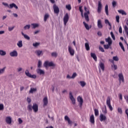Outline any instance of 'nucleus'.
Wrapping results in <instances>:
<instances>
[{
	"label": "nucleus",
	"instance_id": "nucleus-1",
	"mask_svg": "<svg viewBox=\"0 0 128 128\" xmlns=\"http://www.w3.org/2000/svg\"><path fill=\"white\" fill-rule=\"evenodd\" d=\"M84 10L86 12H84V16L86 22H90V18H88V14H90V10L86 6L84 7Z\"/></svg>",
	"mask_w": 128,
	"mask_h": 128
},
{
	"label": "nucleus",
	"instance_id": "nucleus-2",
	"mask_svg": "<svg viewBox=\"0 0 128 128\" xmlns=\"http://www.w3.org/2000/svg\"><path fill=\"white\" fill-rule=\"evenodd\" d=\"M25 74L26 76H28V78H36V75L33 74L32 75L30 73V72L28 70H26L25 71Z\"/></svg>",
	"mask_w": 128,
	"mask_h": 128
},
{
	"label": "nucleus",
	"instance_id": "nucleus-3",
	"mask_svg": "<svg viewBox=\"0 0 128 128\" xmlns=\"http://www.w3.org/2000/svg\"><path fill=\"white\" fill-rule=\"evenodd\" d=\"M44 66L45 68H48V66H56V64L52 62H48V61H46L44 64Z\"/></svg>",
	"mask_w": 128,
	"mask_h": 128
},
{
	"label": "nucleus",
	"instance_id": "nucleus-4",
	"mask_svg": "<svg viewBox=\"0 0 128 128\" xmlns=\"http://www.w3.org/2000/svg\"><path fill=\"white\" fill-rule=\"evenodd\" d=\"M68 20H70V16H68V14L66 13L63 18L64 26H66V24H68Z\"/></svg>",
	"mask_w": 128,
	"mask_h": 128
},
{
	"label": "nucleus",
	"instance_id": "nucleus-5",
	"mask_svg": "<svg viewBox=\"0 0 128 128\" xmlns=\"http://www.w3.org/2000/svg\"><path fill=\"white\" fill-rule=\"evenodd\" d=\"M106 104L108 106V108H110L111 112H112V106L110 104V97L108 96L106 99Z\"/></svg>",
	"mask_w": 128,
	"mask_h": 128
},
{
	"label": "nucleus",
	"instance_id": "nucleus-6",
	"mask_svg": "<svg viewBox=\"0 0 128 128\" xmlns=\"http://www.w3.org/2000/svg\"><path fill=\"white\" fill-rule=\"evenodd\" d=\"M78 102H79V106L80 108H82V104H84V100L82 99V98L80 97V96H78L77 98Z\"/></svg>",
	"mask_w": 128,
	"mask_h": 128
},
{
	"label": "nucleus",
	"instance_id": "nucleus-7",
	"mask_svg": "<svg viewBox=\"0 0 128 128\" xmlns=\"http://www.w3.org/2000/svg\"><path fill=\"white\" fill-rule=\"evenodd\" d=\"M68 50L70 56H74V50L70 46H68Z\"/></svg>",
	"mask_w": 128,
	"mask_h": 128
},
{
	"label": "nucleus",
	"instance_id": "nucleus-8",
	"mask_svg": "<svg viewBox=\"0 0 128 128\" xmlns=\"http://www.w3.org/2000/svg\"><path fill=\"white\" fill-rule=\"evenodd\" d=\"M32 108L34 112H38V105L36 104H34L32 106Z\"/></svg>",
	"mask_w": 128,
	"mask_h": 128
},
{
	"label": "nucleus",
	"instance_id": "nucleus-9",
	"mask_svg": "<svg viewBox=\"0 0 128 128\" xmlns=\"http://www.w3.org/2000/svg\"><path fill=\"white\" fill-rule=\"evenodd\" d=\"M69 96L72 102V104H76V99H74V96H72V92H70Z\"/></svg>",
	"mask_w": 128,
	"mask_h": 128
},
{
	"label": "nucleus",
	"instance_id": "nucleus-10",
	"mask_svg": "<svg viewBox=\"0 0 128 128\" xmlns=\"http://www.w3.org/2000/svg\"><path fill=\"white\" fill-rule=\"evenodd\" d=\"M10 56L12 58H16L18 56V52L16 50H14L10 53Z\"/></svg>",
	"mask_w": 128,
	"mask_h": 128
},
{
	"label": "nucleus",
	"instance_id": "nucleus-11",
	"mask_svg": "<svg viewBox=\"0 0 128 128\" xmlns=\"http://www.w3.org/2000/svg\"><path fill=\"white\" fill-rule=\"evenodd\" d=\"M102 2L100 1H98V7L97 12L98 14H100L102 12Z\"/></svg>",
	"mask_w": 128,
	"mask_h": 128
},
{
	"label": "nucleus",
	"instance_id": "nucleus-12",
	"mask_svg": "<svg viewBox=\"0 0 128 128\" xmlns=\"http://www.w3.org/2000/svg\"><path fill=\"white\" fill-rule=\"evenodd\" d=\"M118 76L119 78L118 80L120 84V82H124V75L122 74V73L119 74Z\"/></svg>",
	"mask_w": 128,
	"mask_h": 128
},
{
	"label": "nucleus",
	"instance_id": "nucleus-13",
	"mask_svg": "<svg viewBox=\"0 0 128 128\" xmlns=\"http://www.w3.org/2000/svg\"><path fill=\"white\" fill-rule=\"evenodd\" d=\"M53 8L54 10V14H59L60 13V8H58V6H56V4H54Z\"/></svg>",
	"mask_w": 128,
	"mask_h": 128
},
{
	"label": "nucleus",
	"instance_id": "nucleus-14",
	"mask_svg": "<svg viewBox=\"0 0 128 128\" xmlns=\"http://www.w3.org/2000/svg\"><path fill=\"white\" fill-rule=\"evenodd\" d=\"M105 41L106 42H108V44H109V46H112V38L110 36L106 38L105 39Z\"/></svg>",
	"mask_w": 128,
	"mask_h": 128
},
{
	"label": "nucleus",
	"instance_id": "nucleus-15",
	"mask_svg": "<svg viewBox=\"0 0 128 128\" xmlns=\"http://www.w3.org/2000/svg\"><path fill=\"white\" fill-rule=\"evenodd\" d=\"M100 120L101 122H104V120H106V116L103 114H100Z\"/></svg>",
	"mask_w": 128,
	"mask_h": 128
},
{
	"label": "nucleus",
	"instance_id": "nucleus-16",
	"mask_svg": "<svg viewBox=\"0 0 128 128\" xmlns=\"http://www.w3.org/2000/svg\"><path fill=\"white\" fill-rule=\"evenodd\" d=\"M8 8H16V10H18V7L16 4L14 3L10 4Z\"/></svg>",
	"mask_w": 128,
	"mask_h": 128
},
{
	"label": "nucleus",
	"instance_id": "nucleus-17",
	"mask_svg": "<svg viewBox=\"0 0 128 128\" xmlns=\"http://www.w3.org/2000/svg\"><path fill=\"white\" fill-rule=\"evenodd\" d=\"M90 56L91 58H92L95 62H98V57H96V54L91 52Z\"/></svg>",
	"mask_w": 128,
	"mask_h": 128
},
{
	"label": "nucleus",
	"instance_id": "nucleus-18",
	"mask_svg": "<svg viewBox=\"0 0 128 128\" xmlns=\"http://www.w3.org/2000/svg\"><path fill=\"white\" fill-rule=\"evenodd\" d=\"M43 102L44 106H48V97H44L43 99Z\"/></svg>",
	"mask_w": 128,
	"mask_h": 128
},
{
	"label": "nucleus",
	"instance_id": "nucleus-19",
	"mask_svg": "<svg viewBox=\"0 0 128 128\" xmlns=\"http://www.w3.org/2000/svg\"><path fill=\"white\" fill-rule=\"evenodd\" d=\"M6 124H12V118L10 116L6 117Z\"/></svg>",
	"mask_w": 128,
	"mask_h": 128
},
{
	"label": "nucleus",
	"instance_id": "nucleus-20",
	"mask_svg": "<svg viewBox=\"0 0 128 128\" xmlns=\"http://www.w3.org/2000/svg\"><path fill=\"white\" fill-rule=\"evenodd\" d=\"M37 73H38V74H40V76L44 74V70L40 68L37 70Z\"/></svg>",
	"mask_w": 128,
	"mask_h": 128
},
{
	"label": "nucleus",
	"instance_id": "nucleus-21",
	"mask_svg": "<svg viewBox=\"0 0 128 128\" xmlns=\"http://www.w3.org/2000/svg\"><path fill=\"white\" fill-rule=\"evenodd\" d=\"M99 66L101 70H102V72L104 71V64L102 62H100Z\"/></svg>",
	"mask_w": 128,
	"mask_h": 128
},
{
	"label": "nucleus",
	"instance_id": "nucleus-22",
	"mask_svg": "<svg viewBox=\"0 0 128 128\" xmlns=\"http://www.w3.org/2000/svg\"><path fill=\"white\" fill-rule=\"evenodd\" d=\"M98 28H102V20H98Z\"/></svg>",
	"mask_w": 128,
	"mask_h": 128
},
{
	"label": "nucleus",
	"instance_id": "nucleus-23",
	"mask_svg": "<svg viewBox=\"0 0 128 128\" xmlns=\"http://www.w3.org/2000/svg\"><path fill=\"white\" fill-rule=\"evenodd\" d=\"M22 36H24V38L26 40H30V36L26 34H24V32H22Z\"/></svg>",
	"mask_w": 128,
	"mask_h": 128
},
{
	"label": "nucleus",
	"instance_id": "nucleus-24",
	"mask_svg": "<svg viewBox=\"0 0 128 128\" xmlns=\"http://www.w3.org/2000/svg\"><path fill=\"white\" fill-rule=\"evenodd\" d=\"M90 122L93 124H94V114H92L90 116Z\"/></svg>",
	"mask_w": 128,
	"mask_h": 128
},
{
	"label": "nucleus",
	"instance_id": "nucleus-25",
	"mask_svg": "<svg viewBox=\"0 0 128 128\" xmlns=\"http://www.w3.org/2000/svg\"><path fill=\"white\" fill-rule=\"evenodd\" d=\"M64 120H67V122H68V124H72V121H70V118H68V116H64Z\"/></svg>",
	"mask_w": 128,
	"mask_h": 128
},
{
	"label": "nucleus",
	"instance_id": "nucleus-26",
	"mask_svg": "<svg viewBox=\"0 0 128 128\" xmlns=\"http://www.w3.org/2000/svg\"><path fill=\"white\" fill-rule=\"evenodd\" d=\"M83 24H84L86 30H90V28L92 27H90V26H88V24L86 23V22H83Z\"/></svg>",
	"mask_w": 128,
	"mask_h": 128
},
{
	"label": "nucleus",
	"instance_id": "nucleus-27",
	"mask_svg": "<svg viewBox=\"0 0 128 128\" xmlns=\"http://www.w3.org/2000/svg\"><path fill=\"white\" fill-rule=\"evenodd\" d=\"M17 46L18 48H22V40H19L17 43Z\"/></svg>",
	"mask_w": 128,
	"mask_h": 128
},
{
	"label": "nucleus",
	"instance_id": "nucleus-28",
	"mask_svg": "<svg viewBox=\"0 0 128 128\" xmlns=\"http://www.w3.org/2000/svg\"><path fill=\"white\" fill-rule=\"evenodd\" d=\"M118 12H119V14H122V16H126V12L124 10H118Z\"/></svg>",
	"mask_w": 128,
	"mask_h": 128
},
{
	"label": "nucleus",
	"instance_id": "nucleus-29",
	"mask_svg": "<svg viewBox=\"0 0 128 128\" xmlns=\"http://www.w3.org/2000/svg\"><path fill=\"white\" fill-rule=\"evenodd\" d=\"M105 12L106 16H108V4L105 6Z\"/></svg>",
	"mask_w": 128,
	"mask_h": 128
},
{
	"label": "nucleus",
	"instance_id": "nucleus-30",
	"mask_svg": "<svg viewBox=\"0 0 128 128\" xmlns=\"http://www.w3.org/2000/svg\"><path fill=\"white\" fill-rule=\"evenodd\" d=\"M36 54L38 56H40L42 54V51L40 50H38L36 51Z\"/></svg>",
	"mask_w": 128,
	"mask_h": 128
},
{
	"label": "nucleus",
	"instance_id": "nucleus-31",
	"mask_svg": "<svg viewBox=\"0 0 128 128\" xmlns=\"http://www.w3.org/2000/svg\"><path fill=\"white\" fill-rule=\"evenodd\" d=\"M112 45H110L109 44H104V48L105 50H108L109 48H112V47H110Z\"/></svg>",
	"mask_w": 128,
	"mask_h": 128
},
{
	"label": "nucleus",
	"instance_id": "nucleus-32",
	"mask_svg": "<svg viewBox=\"0 0 128 128\" xmlns=\"http://www.w3.org/2000/svg\"><path fill=\"white\" fill-rule=\"evenodd\" d=\"M48 18H50V14H45V15L44 16V22H46V20H48Z\"/></svg>",
	"mask_w": 128,
	"mask_h": 128
},
{
	"label": "nucleus",
	"instance_id": "nucleus-33",
	"mask_svg": "<svg viewBox=\"0 0 128 128\" xmlns=\"http://www.w3.org/2000/svg\"><path fill=\"white\" fill-rule=\"evenodd\" d=\"M80 86L82 88H84L86 84V82H84V81H80Z\"/></svg>",
	"mask_w": 128,
	"mask_h": 128
},
{
	"label": "nucleus",
	"instance_id": "nucleus-34",
	"mask_svg": "<svg viewBox=\"0 0 128 128\" xmlns=\"http://www.w3.org/2000/svg\"><path fill=\"white\" fill-rule=\"evenodd\" d=\"M34 92H36V88H31L29 92L30 94H34Z\"/></svg>",
	"mask_w": 128,
	"mask_h": 128
},
{
	"label": "nucleus",
	"instance_id": "nucleus-35",
	"mask_svg": "<svg viewBox=\"0 0 128 128\" xmlns=\"http://www.w3.org/2000/svg\"><path fill=\"white\" fill-rule=\"evenodd\" d=\"M102 112L103 114H108V110H106V106H104V108H103L102 109Z\"/></svg>",
	"mask_w": 128,
	"mask_h": 128
},
{
	"label": "nucleus",
	"instance_id": "nucleus-36",
	"mask_svg": "<svg viewBox=\"0 0 128 128\" xmlns=\"http://www.w3.org/2000/svg\"><path fill=\"white\" fill-rule=\"evenodd\" d=\"M119 46L121 48L123 52H126V50H124V45L122 44V42H119Z\"/></svg>",
	"mask_w": 128,
	"mask_h": 128
},
{
	"label": "nucleus",
	"instance_id": "nucleus-37",
	"mask_svg": "<svg viewBox=\"0 0 128 128\" xmlns=\"http://www.w3.org/2000/svg\"><path fill=\"white\" fill-rule=\"evenodd\" d=\"M27 108L29 112H32V106L30 104H28L27 106Z\"/></svg>",
	"mask_w": 128,
	"mask_h": 128
},
{
	"label": "nucleus",
	"instance_id": "nucleus-38",
	"mask_svg": "<svg viewBox=\"0 0 128 128\" xmlns=\"http://www.w3.org/2000/svg\"><path fill=\"white\" fill-rule=\"evenodd\" d=\"M6 52L3 50H0V56H6Z\"/></svg>",
	"mask_w": 128,
	"mask_h": 128
},
{
	"label": "nucleus",
	"instance_id": "nucleus-39",
	"mask_svg": "<svg viewBox=\"0 0 128 128\" xmlns=\"http://www.w3.org/2000/svg\"><path fill=\"white\" fill-rule=\"evenodd\" d=\"M85 48L86 50H90V44L86 42L85 44Z\"/></svg>",
	"mask_w": 128,
	"mask_h": 128
},
{
	"label": "nucleus",
	"instance_id": "nucleus-40",
	"mask_svg": "<svg viewBox=\"0 0 128 128\" xmlns=\"http://www.w3.org/2000/svg\"><path fill=\"white\" fill-rule=\"evenodd\" d=\"M94 115L96 116H98L99 114L98 110L95 108L94 110Z\"/></svg>",
	"mask_w": 128,
	"mask_h": 128
},
{
	"label": "nucleus",
	"instance_id": "nucleus-41",
	"mask_svg": "<svg viewBox=\"0 0 128 128\" xmlns=\"http://www.w3.org/2000/svg\"><path fill=\"white\" fill-rule=\"evenodd\" d=\"M105 24H108V26H110V28H112V24H110V21H108V19H106L105 20Z\"/></svg>",
	"mask_w": 128,
	"mask_h": 128
},
{
	"label": "nucleus",
	"instance_id": "nucleus-42",
	"mask_svg": "<svg viewBox=\"0 0 128 128\" xmlns=\"http://www.w3.org/2000/svg\"><path fill=\"white\" fill-rule=\"evenodd\" d=\"M51 56L54 58H56V56H58V53H56V52H52L51 54Z\"/></svg>",
	"mask_w": 128,
	"mask_h": 128
},
{
	"label": "nucleus",
	"instance_id": "nucleus-43",
	"mask_svg": "<svg viewBox=\"0 0 128 128\" xmlns=\"http://www.w3.org/2000/svg\"><path fill=\"white\" fill-rule=\"evenodd\" d=\"M66 8L68 10H72V6H70V4L68 5H66Z\"/></svg>",
	"mask_w": 128,
	"mask_h": 128
},
{
	"label": "nucleus",
	"instance_id": "nucleus-44",
	"mask_svg": "<svg viewBox=\"0 0 128 128\" xmlns=\"http://www.w3.org/2000/svg\"><path fill=\"white\" fill-rule=\"evenodd\" d=\"M16 28L14 26H12V27L8 26V32H12V30H14V29Z\"/></svg>",
	"mask_w": 128,
	"mask_h": 128
},
{
	"label": "nucleus",
	"instance_id": "nucleus-45",
	"mask_svg": "<svg viewBox=\"0 0 128 128\" xmlns=\"http://www.w3.org/2000/svg\"><path fill=\"white\" fill-rule=\"evenodd\" d=\"M32 26H33L32 27V28H36L38 27V24H32Z\"/></svg>",
	"mask_w": 128,
	"mask_h": 128
},
{
	"label": "nucleus",
	"instance_id": "nucleus-46",
	"mask_svg": "<svg viewBox=\"0 0 128 128\" xmlns=\"http://www.w3.org/2000/svg\"><path fill=\"white\" fill-rule=\"evenodd\" d=\"M24 30H30V25L28 24V25H26L24 26Z\"/></svg>",
	"mask_w": 128,
	"mask_h": 128
},
{
	"label": "nucleus",
	"instance_id": "nucleus-47",
	"mask_svg": "<svg viewBox=\"0 0 128 128\" xmlns=\"http://www.w3.org/2000/svg\"><path fill=\"white\" fill-rule=\"evenodd\" d=\"M116 4H117L116 2L113 0L112 2V6L113 8H116Z\"/></svg>",
	"mask_w": 128,
	"mask_h": 128
},
{
	"label": "nucleus",
	"instance_id": "nucleus-48",
	"mask_svg": "<svg viewBox=\"0 0 128 128\" xmlns=\"http://www.w3.org/2000/svg\"><path fill=\"white\" fill-rule=\"evenodd\" d=\"M110 34L112 38L114 40H116V36H114V32H110Z\"/></svg>",
	"mask_w": 128,
	"mask_h": 128
},
{
	"label": "nucleus",
	"instance_id": "nucleus-49",
	"mask_svg": "<svg viewBox=\"0 0 128 128\" xmlns=\"http://www.w3.org/2000/svg\"><path fill=\"white\" fill-rule=\"evenodd\" d=\"M6 70V67H4L3 68L0 69V74H2Z\"/></svg>",
	"mask_w": 128,
	"mask_h": 128
},
{
	"label": "nucleus",
	"instance_id": "nucleus-50",
	"mask_svg": "<svg viewBox=\"0 0 128 128\" xmlns=\"http://www.w3.org/2000/svg\"><path fill=\"white\" fill-rule=\"evenodd\" d=\"M42 61H40V60H39L38 62V68H42Z\"/></svg>",
	"mask_w": 128,
	"mask_h": 128
},
{
	"label": "nucleus",
	"instance_id": "nucleus-51",
	"mask_svg": "<svg viewBox=\"0 0 128 128\" xmlns=\"http://www.w3.org/2000/svg\"><path fill=\"white\" fill-rule=\"evenodd\" d=\"M40 46V43L38 42H36L33 44V46H34V48H37V46Z\"/></svg>",
	"mask_w": 128,
	"mask_h": 128
},
{
	"label": "nucleus",
	"instance_id": "nucleus-52",
	"mask_svg": "<svg viewBox=\"0 0 128 128\" xmlns=\"http://www.w3.org/2000/svg\"><path fill=\"white\" fill-rule=\"evenodd\" d=\"M118 112H119V114H122V108H118Z\"/></svg>",
	"mask_w": 128,
	"mask_h": 128
},
{
	"label": "nucleus",
	"instance_id": "nucleus-53",
	"mask_svg": "<svg viewBox=\"0 0 128 128\" xmlns=\"http://www.w3.org/2000/svg\"><path fill=\"white\" fill-rule=\"evenodd\" d=\"M112 58L114 60H115V62H118V56H114Z\"/></svg>",
	"mask_w": 128,
	"mask_h": 128
},
{
	"label": "nucleus",
	"instance_id": "nucleus-54",
	"mask_svg": "<svg viewBox=\"0 0 128 128\" xmlns=\"http://www.w3.org/2000/svg\"><path fill=\"white\" fill-rule=\"evenodd\" d=\"M78 76V74H76V72L73 73L72 78H74L76 76Z\"/></svg>",
	"mask_w": 128,
	"mask_h": 128
},
{
	"label": "nucleus",
	"instance_id": "nucleus-55",
	"mask_svg": "<svg viewBox=\"0 0 128 128\" xmlns=\"http://www.w3.org/2000/svg\"><path fill=\"white\" fill-rule=\"evenodd\" d=\"M99 50H100V52H104V48L102 46H99Z\"/></svg>",
	"mask_w": 128,
	"mask_h": 128
},
{
	"label": "nucleus",
	"instance_id": "nucleus-56",
	"mask_svg": "<svg viewBox=\"0 0 128 128\" xmlns=\"http://www.w3.org/2000/svg\"><path fill=\"white\" fill-rule=\"evenodd\" d=\"M116 21L118 22H120V16H116Z\"/></svg>",
	"mask_w": 128,
	"mask_h": 128
},
{
	"label": "nucleus",
	"instance_id": "nucleus-57",
	"mask_svg": "<svg viewBox=\"0 0 128 128\" xmlns=\"http://www.w3.org/2000/svg\"><path fill=\"white\" fill-rule=\"evenodd\" d=\"M79 10H80V12H81V13L83 12L84 10H82V6H80L79 7Z\"/></svg>",
	"mask_w": 128,
	"mask_h": 128
},
{
	"label": "nucleus",
	"instance_id": "nucleus-58",
	"mask_svg": "<svg viewBox=\"0 0 128 128\" xmlns=\"http://www.w3.org/2000/svg\"><path fill=\"white\" fill-rule=\"evenodd\" d=\"M26 100H27L28 104H30V102H32V100L28 97L27 98Z\"/></svg>",
	"mask_w": 128,
	"mask_h": 128
},
{
	"label": "nucleus",
	"instance_id": "nucleus-59",
	"mask_svg": "<svg viewBox=\"0 0 128 128\" xmlns=\"http://www.w3.org/2000/svg\"><path fill=\"white\" fill-rule=\"evenodd\" d=\"M4 104H0V110H4Z\"/></svg>",
	"mask_w": 128,
	"mask_h": 128
},
{
	"label": "nucleus",
	"instance_id": "nucleus-60",
	"mask_svg": "<svg viewBox=\"0 0 128 128\" xmlns=\"http://www.w3.org/2000/svg\"><path fill=\"white\" fill-rule=\"evenodd\" d=\"M18 122L20 124H22V120L20 118H18Z\"/></svg>",
	"mask_w": 128,
	"mask_h": 128
},
{
	"label": "nucleus",
	"instance_id": "nucleus-61",
	"mask_svg": "<svg viewBox=\"0 0 128 128\" xmlns=\"http://www.w3.org/2000/svg\"><path fill=\"white\" fill-rule=\"evenodd\" d=\"M2 4H3V6H7L8 8V4L7 3L2 2Z\"/></svg>",
	"mask_w": 128,
	"mask_h": 128
},
{
	"label": "nucleus",
	"instance_id": "nucleus-62",
	"mask_svg": "<svg viewBox=\"0 0 128 128\" xmlns=\"http://www.w3.org/2000/svg\"><path fill=\"white\" fill-rule=\"evenodd\" d=\"M119 32L120 33V34H122V26H120V28H119Z\"/></svg>",
	"mask_w": 128,
	"mask_h": 128
},
{
	"label": "nucleus",
	"instance_id": "nucleus-63",
	"mask_svg": "<svg viewBox=\"0 0 128 128\" xmlns=\"http://www.w3.org/2000/svg\"><path fill=\"white\" fill-rule=\"evenodd\" d=\"M119 98L120 100H122V94H119Z\"/></svg>",
	"mask_w": 128,
	"mask_h": 128
},
{
	"label": "nucleus",
	"instance_id": "nucleus-64",
	"mask_svg": "<svg viewBox=\"0 0 128 128\" xmlns=\"http://www.w3.org/2000/svg\"><path fill=\"white\" fill-rule=\"evenodd\" d=\"M124 98L126 101V102H128V96H124Z\"/></svg>",
	"mask_w": 128,
	"mask_h": 128
}]
</instances>
